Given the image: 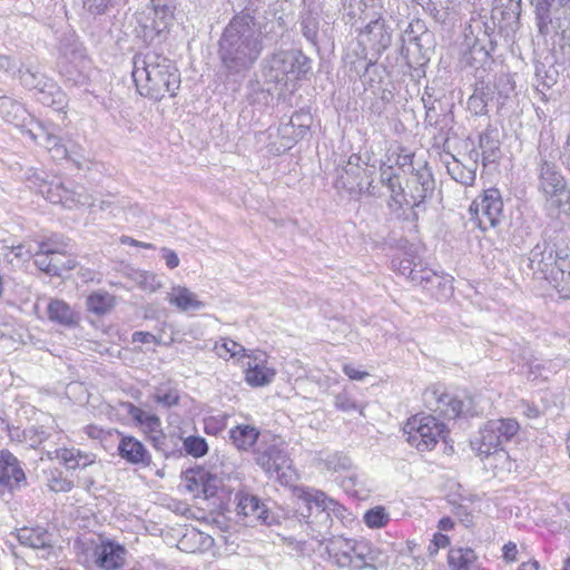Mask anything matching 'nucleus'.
<instances>
[{
  "mask_svg": "<svg viewBox=\"0 0 570 570\" xmlns=\"http://www.w3.org/2000/svg\"><path fill=\"white\" fill-rule=\"evenodd\" d=\"M265 0H245L243 10L234 17H239L253 27H262L257 21V17L265 8Z\"/></svg>",
  "mask_w": 570,
  "mask_h": 570,
  "instance_id": "obj_48",
  "label": "nucleus"
},
{
  "mask_svg": "<svg viewBox=\"0 0 570 570\" xmlns=\"http://www.w3.org/2000/svg\"><path fill=\"white\" fill-rule=\"evenodd\" d=\"M204 480H207V470L204 468L189 469L183 473L184 487L195 498H200Z\"/></svg>",
  "mask_w": 570,
  "mask_h": 570,
  "instance_id": "obj_42",
  "label": "nucleus"
},
{
  "mask_svg": "<svg viewBox=\"0 0 570 570\" xmlns=\"http://www.w3.org/2000/svg\"><path fill=\"white\" fill-rule=\"evenodd\" d=\"M49 253H43L38 247V250L32 254L35 265L42 272L51 276H59V268L53 265Z\"/></svg>",
  "mask_w": 570,
  "mask_h": 570,
  "instance_id": "obj_58",
  "label": "nucleus"
},
{
  "mask_svg": "<svg viewBox=\"0 0 570 570\" xmlns=\"http://www.w3.org/2000/svg\"><path fill=\"white\" fill-rule=\"evenodd\" d=\"M363 521L371 529H380L387 524L390 514L384 507L377 505L364 513Z\"/></svg>",
  "mask_w": 570,
  "mask_h": 570,
  "instance_id": "obj_52",
  "label": "nucleus"
},
{
  "mask_svg": "<svg viewBox=\"0 0 570 570\" xmlns=\"http://www.w3.org/2000/svg\"><path fill=\"white\" fill-rule=\"evenodd\" d=\"M380 179L383 186L390 191L387 207L395 218H404L402 204L404 203L405 190L401 185L399 176L394 173L393 166L382 165L380 168Z\"/></svg>",
  "mask_w": 570,
  "mask_h": 570,
  "instance_id": "obj_18",
  "label": "nucleus"
},
{
  "mask_svg": "<svg viewBox=\"0 0 570 570\" xmlns=\"http://www.w3.org/2000/svg\"><path fill=\"white\" fill-rule=\"evenodd\" d=\"M35 91L37 100L42 105L52 107L56 110L65 108L66 96L52 79L47 78Z\"/></svg>",
  "mask_w": 570,
  "mask_h": 570,
  "instance_id": "obj_31",
  "label": "nucleus"
},
{
  "mask_svg": "<svg viewBox=\"0 0 570 570\" xmlns=\"http://www.w3.org/2000/svg\"><path fill=\"white\" fill-rule=\"evenodd\" d=\"M131 73L137 91L155 101L166 95L175 97L181 82L176 63L156 50L136 53Z\"/></svg>",
  "mask_w": 570,
  "mask_h": 570,
  "instance_id": "obj_3",
  "label": "nucleus"
},
{
  "mask_svg": "<svg viewBox=\"0 0 570 570\" xmlns=\"http://www.w3.org/2000/svg\"><path fill=\"white\" fill-rule=\"evenodd\" d=\"M47 78V76L31 66H22L19 69L20 83L28 90H36Z\"/></svg>",
  "mask_w": 570,
  "mask_h": 570,
  "instance_id": "obj_45",
  "label": "nucleus"
},
{
  "mask_svg": "<svg viewBox=\"0 0 570 570\" xmlns=\"http://www.w3.org/2000/svg\"><path fill=\"white\" fill-rule=\"evenodd\" d=\"M553 2L554 0H530L534 9L538 32L543 37L552 32L553 21L551 18V7Z\"/></svg>",
  "mask_w": 570,
  "mask_h": 570,
  "instance_id": "obj_35",
  "label": "nucleus"
},
{
  "mask_svg": "<svg viewBox=\"0 0 570 570\" xmlns=\"http://www.w3.org/2000/svg\"><path fill=\"white\" fill-rule=\"evenodd\" d=\"M94 556L98 567L115 570L125 563L126 549L111 541H102L95 548Z\"/></svg>",
  "mask_w": 570,
  "mask_h": 570,
  "instance_id": "obj_23",
  "label": "nucleus"
},
{
  "mask_svg": "<svg viewBox=\"0 0 570 570\" xmlns=\"http://www.w3.org/2000/svg\"><path fill=\"white\" fill-rule=\"evenodd\" d=\"M56 458L68 470H86L87 468L94 469L97 466L95 454L82 452L76 448L56 449Z\"/></svg>",
  "mask_w": 570,
  "mask_h": 570,
  "instance_id": "obj_26",
  "label": "nucleus"
},
{
  "mask_svg": "<svg viewBox=\"0 0 570 570\" xmlns=\"http://www.w3.org/2000/svg\"><path fill=\"white\" fill-rule=\"evenodd\" d=\"M24 134L28 135L36 144L47 148L52 158L66 159L70 157V150L61 142V139L50 132L41 124H37L36 128L26 129Z\"/></svg>",
  "mask_w": 570,
  "mask_h": 570,
  "instance_id": "obj_21",
  "label": "nucleus"
},
{
  "mask_svg": "<svg viewBox=\"0 0 570 570\" xmlns=\"http://www.w3.org/2000/svg\"><path fill=\"white\" fill-rule=\"evenodd\" d=\"M20 461L9 450H0V493L12 492L26 484Z\"/></svg>",
  "mask_w": 570,
  "mask_h": 570,
  "instance_id": "obj_15",
  "label": "nucleus"
},
{
  "mask_svg": "<svg viewBox=\"0 0 570 570\" xmlns=\"http://www.w3.org/2000/svg\"><path fill=\"white\" fill-rule=\"evenodd\" d=\"M38 247L43 253L65 255L71 249L70 242L63 235L52 234L39 242Z\"/></svg>",
  "mask_w": 570,
  "mask_h": 570,
  "instance_id": "obj_41",
  "label": "nucleus"
},
{
  "mask_svg": "<svg viewBox=\"0 0 570 570\" xmlns=\"http://www.w3.org/2000/svg\"><path fill=\"white\" fill-rule=\"evenodd\" d=\"M325 466L327 470L337 472V471H346L352 466L351 459L344 453H332L326 456L324 460Z\"/></svg>",
  "mask_w": 570,
  "mask_h": 570,
  "instance_id": "obj_59",
  "label": "nucleus"
},
{
  "mask_svg": "<svg viewBox=\"0 0 570 570\" xmlns=\"http://www.w3.org/2000/svg\"><path fill=\"white\" fill-rule=\"evenodd\" d=\"M500 137L495 127L488 126L479 136V148L482 150L483 165L497 161L500 157Z\"/></svg>",
  "mask_w": 570,
  "mask_h": 570,
  "instance_id": "obj_29",
  "label": "nucleus"
},
{
  "mask_svg": "<svg viewBox=\"0 0 570 570\" xmlns=\"http://www.w3.org/2000/svg\"><path fill=\"white\" fill-rule=\"evenodd\" d=\"M478 159L479 153L475 149L471 150L463 160L453 157L446 165L448 174L461 185L472 186L476 178Z\"/></svg>",
  "mask_w": 570,
  "mask_h": 570,
  "instance_id": "obj_20",
  "label": "nucleus"
},
{
  "mask_svg": "<svg viewBox=\"0 0 570 570\" xmlns=\"http://www.w3.org/2000/svg\"><path fill=\"white\" fill-rule=\"evenodd\" d=\"M262 27L233 17L218 40V57L227 76L244 78L259 60L264 49Z\"/></svg>",
  "mask_w": 570,
  "mask_h": 570,
  "instance_id": "obj_2",
  "label": "nucleus"
},
{
  "mask_svg": "<svg viewBox=\"0 0 570 570\" xmlns=\"http://www.w3.org/2000/svg\"><path fill=\"white\" fill-rule=\"evenodd\" d=\"M494 95L493 87L484 81L476 82L473 94L468 99V109L475 116L488 114V105Z\"/></svg>",
  "mask_w": 570,
  "mask_h": 570,
  "instance_id": "obj_33",
  "label": "nucleus"
},
{
  "mask_svg": "<svg viewBox=\"0 0 570 570\" xmlns=\"http://www.w3.org/2000/svg\"><path fill=\"white\" fill-rule=\"evenodd\" d=\"M247 367L245 370V381L248 385L257 387L265 386L273 382L276 371L267 365L266 355L258 354L248 357Z\"/></svg>",
  "mask_w": 570,
  "mask_h": 570,
  "instance_id": "obj_22",
  "label": "nucleus"
},
{
  "mask_svg": "<svg viewBox=\"0 0 570 570\" xmlns=\"http://www.w3.org/2000/svg\"><path fill=\"white\" fill-rule=\"evenodd\" d=\"M475 560L476 554L471 548H453L448 554L451 570H470Z\"/></svg>",
  "mask_w": 570,
  "mask_h": 570,
  "instance_id": "obj_39",
  "label": "nucleus"
},
{
  "mask_svg": "<svg viewBox=\"0 0 570 570\" xmlns=\"http://www.w3.org/2000/svg\"><path fill=\"white\" fill-rule=\"evenodd\" d=\"M334 406L341 412L360 411L362 414V410H360L356 401L346 391H342L334 396Z\"/></svg>",
  "mask_w": 570,
  "mask_h": 570,
  "instance_id": "obj_60",
  "label": "nucleus"
},
{
  "mask_svg": "<svg viewBox=\"0 0 570 570\" xmlns=\"http://www.w3.org/2000/svg\"><path fill=\"white\" fill-rule=\"evenodd\" d=\"M403 431L409 444L420 452L433 450L440 440L445 441L448 434V429L443 422L425 413H419L410 417Z\"/></svg>",
  "mask_w": 570,
  "mask_h": 570,
  "instance_id": "obj_8",
  "label": "nucleus"
},
{
  "mask_svg": "<svg viewBox=\"0 0 570 570\" xmlns=\"http://www.w3.org/2000/svg\"><path fill=\"white\" fill-rule=\"evenodd\" d=\"M137 424L144 426L149 433L153 434L151 439L154 446L167 455L166 436L161 434L160 419L156 414L145 412L141 421H138Z\"/></svg>",
  "mask_w": 570,
  "mask_h": 570,
  "instance_id": "obj_37",
  "label": "nucleus"
},
{
  "mask_svg": "<svg viewBox=\"0 0 570 570\" xmlns=\"http://www.w3.org/2000/svg\"><path fill=\"white\" fill-rule=\"evenodd\" d=\"M520 426L514 419L491 420L484 424L471 444L484 460V465L491 469L510 470L511 461L502 445L509 442Z\"/></svg>",
  "mask_w": 570,
  "mask_h": 570,
  "instance_id": "obj_5",
  "label": "nucleus"
},
{
  "mask_svg": "<svg viewBox=\"0 0 570 570\" xmlns=\"http://www.w3.org/2000/svg\"><path fill=\"white\" fill-rule=\"evenodd\" d=\"M47 485L53 492H69L73 488V482L67 479L60 470L55 469L47 473Z\"/></svg>",
  "mask_w": 570,
  "mask_h": 570,
  "instance_id": "obj_53",
  "label": "nucleus"
},
{
  "mask_svg": "<svg viewBox=\"0 0 570 570\" xmlns=\"http://www.w3.org/2000/svg\"><path fill=\"white\" fill-rule=\"evenodd\" d=\"M261 431L249 424H238L229 430L232 443L240 451H249L258 442Z\"/></svg>",
  "mask_w": 570,
  "mask_h": 570,
  "instance_id": "obj_32",
  "label": "nucleus"
},
{
  "mask_svg": "<svg viewBox=\"0 0 570 570\" xmlns=\"http://www.w3.org/2000/svg\"><path fill=\"white\" fill-rule=\"evenodd\" d=\"M114 306V297L106 292H95L87 298L88 311L96 315L108 313Z\"/></svg>",
  "mask_w": 570,
  "mask_h": 570,
  "instance_id": "obj_43",
  "label": "nucleus"
},
{
  "mask_svg": "<svg viewBox=\"0 0 570 570\" xmlns=\"http://www.w3.org/2000/svg\"><path fill=\"white\" fill-rule=\"evenodd\" d=\"M183 445L186 453L194 458H202L208 453V444L203 436H187L183 440Z\"/></svg>",
  "mask_w": 570,
  "mask_h": 570,
  "instance_id": "obj_56",
  "label": "nucleus"
},
{
  "mask_svg": "<svg viewBox=\"0 0 570 570\" xmlns=\"http://www.w3.org/2000/svg\"><path fill=\"white\" fill-rule=\"evenodd\" d=\"M535 77L538 78L539 83L537 85V91L541 94V99H546V95L543 90L550 89L556 82V71L554 70H546L544 66L535 67Z\"/></svg>",
  "mask_w": 570,
  "mask_h": 570,
  "instance_id": "obj_57",
  "label": "nucleus"
},
{
  "mask_svg": "<svg viewBox=\"0 0 570 570\" xmlns=\"http://www.w3.org/2000/svg\"><path fill=\"white\" fill-rule=\"evenodd\" d=\"M254 460L269 478L275 476L281 484L288 485L294 481L292 460L285 449L275 442L261 440L254 450Z\"/></svg>",
  "mask_w": 570,
  "mask_h": 570,
  "instance_id": "obj_10",
  "label": "nucleus"
},
{
  "mask_svg": "<svg viewBox=\"0 0 570 570\" xmlns=\"http://www.w3.org/2000/svg\"><path fill=\"white\" fill-rule=\"evenodd\" d=\"M90 60L81 51H72L59 62L60 75L72 86L85 85L89 78Z\"/></svg>",
  "mask_w": 570,
  "mask_h": 570,
  "instance_id": "obj_17",
  "label": "nucleus"
},
{
  "mask_svg": "<svg viewBox=\"0 0 570 570\" xmlns=\"http://www.w3.org/2000/svg\"><path fill=\"white\" fill-rule=\"evenodd\" d=\"M9 252L6 254L8 261L13 264L14 261L18 263L27 262L32 257V250L24 244L12 245L7 247Z\"/></svg>",
  "mask_w": 570,
  "mask_h": 570,
  "instance_id": "obj_61",
  "label": "nucleus"
},
{
  "mask_svg": "<svg viewBox=\"0 0 570 570\" xmlns=\"http://www.w3.org/2000/svg\"><path fill=\"white\" fill-rule=\"evenodd\" d=\"M120 440L117 446L119 456L127 463L139 465L142 468L149 466L151 463V454L145 444L131 435L119 433Z\"/></svg>",
  "mask_w": 570,
  "mask_h": 570,
  "instance_id": "obj_19",
  "label": "nucleus"
},
{
  "mask_svg": "<svg viewBox=\"0 0 570 570\" xmlns=\"http://www.w3.org/2000/svg\"><path fill=\"white\" fill-rule=\"evenodd\" d=\"M380 557L381 551L374 548L368 541L356 540L352 557V564L348 568L353 570H377Z\"/></svg>",
  "mask_w": 570,
  "mask_h": 570,
  "instance_id": "obj_24",
  "label": "nucleus"
},
{
  "mask_svg": "<svg viewBox=\"0 0 570 570\" xmlns=\"http://www.w3.org/2000/svg\"><path fill=\"white\" fill-rule=\"evenodd\" d=\"M357 43L362 47L363 58L358 60L356 68H361L365 72L391 46L392 29L384 19H373L360 30Z\"/></svg>",
  "mask_w": 570,
  "mask_h": 570,
  "instance_id": "obj_9",
  "label": "nucleus"
},
{
  "mask_svg": "<svg viewBox=\"0 0 570 570\" xmlns=\"http://www.w3.org/2000/svg\"><path fill=\"white\" fill-rule=\"evenodd\" d=\"M482 23L484 27L483 36L485 39H481L476 37L474 43L471 46L469 53H468V61L471 66L480 65L484 66L485 63L490 62V50L493 49L492 47V40L490 37V30L491 28L488 27L485 22H476V27L479 28V24Z\"/></svg>",
  "mask_w": 570,
  "mask_h": 570,
  "instance_id": "obj_30",
  "label": "nucleus"
},
{
  "mask_svg": "<svg viewBox=\"0 0 570 570\" xmlns=\"http://www.w3.org/2000/svg\"><path fill=\"white\" fill-rule=\"evenodd\" d=\"M47 315L51 322L65 327H75L79 322L78 314L70 305L58 298L50 299L47 306Z\"/></svg>",
  "mask_w": 570,
  "mask_h": 570,
  "instance_id": "obj_28",
  "label": "nucleus"
},
{
  "mask_svg": "<svg viewBox=\"0 0 570 570\" xmlns=\"http://www.w3.org/2000/svg\"><path fill=\"white\" fill-rule=\"evenodd\" d=\"M51 429L43 425H30L27 428L26 441L31 449H38L45 441L51 438Z\"/></svg>",
  "mask_w": 570,
  "mask_h": 570,
  "instance_id": "obj_50",
  "label": "nucleus"
},
{
  "mask_svg": "<svg viewBox=\"0 0 570 570\" xmlns=\"http://www.w3.org/2000/svg\"><path fill=\"white\" fill-rule=\"evenodd\" d=\"M215 350L219 357H227V356L228 357H235V356L250 357V355H248L246 353V350L243 345H240L239 343H237L233 340H229V338H223L222 343H217L215 345Z\"/></svg>",
  "mask_w": 570,
  "mask_h": 570,
  "instance_id": "obj_55",
  "label": "nucleus"
},
{
  "mask_svg": "<svg viewBox=\"0 0 570 570\" xmlns=\"http://www.w3.org/2000/svg\"><path fill=\"white\" fill-rule=\"evenodd\" d=\"M523 360L524 364L522 365V367L528 368L527 375L529 380H537L539 377L547 380L548 374L557 372L558 364H556L553 361L540 362L538 358H534L533 356H523Z\"/></svg>",
  "mask_w": 570,
  "mask_h": 570,
  "instance_id": "obj_40",
  "label": "nucleus"
},
{
  "mask_svg": "<svg viewBox=\"0 0 570 570\" xmlns=\"http://www.w3.org/2000/svg\"><path fill=\"white\" fill-rule=\"evenodd\" d=\"M439 409L449 417L455 419L459 416L473 415L470 399L460 400L449 394H442L439 400Z\"/></svg>",
  "mask_w": 570,
  "mask_h": 570,
  "instance_id": "obj_34",
  "label": "nucleus"
},
{
  "mask_svg": "<svg viewBox=\"0 0 570 570\" xmlns=\"http://www.w3.org/2000/svg\"><path fill=\"white\" fill-rule=\"evenodd\" d=\"M297 499L302 503L298 511L305 519L307 535L318 543L327 542L326 552L333 562L340 568H348L356 540L332 535L330 531L333 517L343 520L346 509L323 491L313 488L299 489Z\"/></svg>",
  "mask_w": 570,
  "mask_h": 570,
  "instance_id": "obj_1",
  "label": "nucleus"
},
{
  "mask_svg": "<svg viewBox=\"0 0 570 570\" xmlns=\"http://www.w3.org/2000/svg\"><path fill=\"white\" fill-rule=\"evenodd\" d=\"M528 259L534 275L570 294V248L563 240L543 238L530 250Z\"/></svg>",
  "mask_w": 570,
  "mask_h": 570,
  "instance_id": "obj_4",
  "label": "nucleus"
},
{
  "mask_svg": "<svg viewBox=\"0 0 570 570\" xmlns=\"http://www.w3.org/2000/svg\"><path fill=\"white\" fill-rule=\"evenodd\" d=\"M167 301L170 305L175 306L179 312L188 313L200 311L205 307V303L200 301L194 292L188 287L176 285L173 286L171 292L168 294Z\"/></svg>",
  "mask_w": 570,
  "mask_h": 570,
  "instance_id": "obj_27",
  "label": "nucleus"
},
{
  "mask_svg": "<svg viewBox=\"0 0 570 570\" xmlns=\"http://www.w3.org/2000/svg\"><path fill=\"white\" fill-rule=\"evenodd\" d=\"M137 285L148 292H156L158 288H160L161 283L158 279V277L149 272H140L137 274L136 278Z\"/></svg>",
  "mask_w": 570,
  "mask_h": 570,
  "instance_id": "obj_64",
  "label": "nucleus"
},
{
  "mask_svg": "<svg viewBox=\"0 0 570 570\" xmlns=\"http://www.w3.org/2000/svg\"><path fill=\"white\" fill-rule=\"evenodd\" d=\"M538 180L547 213L553 217L570 214V188L558 165L542 158L538 165Z\"/></svg>",
  "mask_w": 570,
  "mask_h": 570,
  "instance_id": "obj_7",
  "label": "nucleus"
},
{
  "mask_svg": "<svg viewBox=\"0 0 570 570\" xmlns=\"http://www.w3.org/2000/svg\"><path fill=\"white\" fill-rule=\"evenodd\" d=\"M394 269L399 272L400 275L406 277L407 279H412V275L415 273L419 267L420 262H415L414 258L404 257L401 259H393L392 262Z\"/></svg>",
  "mask_w": 570,
  "mask_h": 570,
  "instance_id": "obj_62",
  "label": "nucleus"
},
{
  "mask_svg": "<svg viewBox=\"0 0 570 570\" xmlns=\"http://www.w3.org/2000/svg\"><path fill=\"white\" fill-rule=\"evenodd\" d=\"M59 195H61L62 200L60 204L63 207L70 208L75 205L95 206V203L91 202V195H87L81 186L70 188L62 183Z\"/></svg>",
  "mask_w": 570,
  "mask_h": 570,
  "instance_id": "obj_38",
  "label": "nucleus"
},
{
  "mask_svg": "<svg viewBox=\"0 0 570 570\" xmlns=\"http://www.w3.org/2000/svg\"><path fill=\"white\" fill-rule=\"evenodd\" d=\"M312 70V60L297 49H278L267 55L262 63V76L266 83L285 88L291 82L306 78Z\"/></svg>",
  "mask_w": 570,
  "mask_h": 570,
  "instance_id": "obj_6",
  "label": "nucleus"
},
{
  "mask_svg": "<svg viewBox=\"0 0 570 570\" xmlns=\"http://www.w3.org/2000/svg\"><path fill=\"white\" fill-rule=\"evenodd\" d=\"M470 220L481 230L495 227L503 214V200L497 188L487 189L470 206Z\"/></svg>",
  "mask_w": 570,
  "mask_h": 570,
  "instance_id": "obj_12",
  "label": "nucleus"
},
{
  "mask_svg": "<svg viewBox=\"0 0 570 570\" xmlns=\"http://www.w3.org/2000/svg\"><path fill=\"white\" fill-rule=\"evenodd\" d=\"M175 8L174 0H150L148 12L140 22V37L145 42H154L168 29Z\"/></svg>",
  "mask_w": 570,
  "mask_h": 570,
  "instance_id": "obj_13",
  "label": "nucleus"
},
{
  "mask_svg": "<svg viewBox=\"0 0 570 570\" xmlns=\"http://www.w3.org/2000/svg\"><path fill=\"white\" fill-rule=\"evenodd\" d=\"M302 33L304 38L309 41L313 46H317V37H318V28L320 21L318 18L308 12L302 17L301 21Z\"/></svg>",
  "mask_w": 570,
  "mask_h": 570,
  "instance_id": "obj_54",
  "label": "nucleus"
},
{
  "mask_svg": "<svg viewBox=\"0 0 570 570\" xmlns=\"http://www.w3.org/2000/svg\"><path fill=\"white\" fill-rule=\"evenodd\" d=\"M415 273L412 275L411 282L414 285L423 286L424 288L429 289L432 285V279L436 272L433 269L426 268L422 266V263L419 264V267Z\"/></svg>",
  "mask_w": 570,
  "mask_h": 570,
  "instance_id": "obj_63",
  "label": "nucleus"
},
{
  "mask_svg": "<svg viewBox=\"0 0 570 570\" xmlns=\"http://www.w3.org/2000/svg\"><path fill=\"white\" fill-rule=\"evenodd\" d=\"M407 189L405 191L404 203L402 210H404V218H407V210L420 206L425 198L434 190V179L426 165L417 168L407 180Z\"/></svg>",
  "mask_w": 570,
  "mask_h": 570,
  "instance_id": "obj_14",
  "label": "nucleus"
},
{
  "mask_svg": "<svg viewBox=\"0 0 570 570\" xmlns=\"http://www.w3.org/2000/svg\"><path fill=\"white\" fill-rule=\"evenodd\" d=\"M0 116L7 122L22 128L23 131L29 121H32L30 114L21 102L7 96L0 97Z\"/></svg>",
  "mask_w": 570,
  "mask_h": 570,
  "instance_id": "obj_25",
  "label": "nucleus"
},
{
  "mask_svg": "<svg viewBox=\"0 0 570 570\" xmlns=\"http://www.w3.org/2000/svg\"><path fill=\"white\" fill-rule=\"evenodd\" d=\"M17 538L20 544L32 549H45L50 547V534L42 528L24 527L18 530Z\"/></svg>",
  "mask_w": 570,
  "mask_h": 570,
  "instance_id": "obj_36",
  "label": "nucleus"
},
{
  "mask_svg": "<svg viewBox=\"0 0 570 570\" xmlns=\"http://www.w3.org/2000/svg\"><path fill=\"white\" fill-rule=\"evenodd\" d=\"M35 185L38 187L39 193L52 204L61 203L62 198L60 194L62 181L53 179L47 181L43 178L36 176Z\"/></svg>",
  "mask_w": 570,
  "mask_h": 570,
  "instance_id": "obj_44",
  "label": "nucleus"
},
{
  "mask_svg": "<svg viewBox=\"0 0 570 570\" xmlns=\"http://www.w3.org/2000/svg\"><path fill=\"white\" fill-rule=\"evenodd\" d=\"M431 37L422 20L416 19L409 23L402 36L401 48V56L409 68L416 69L429 60L425 45L430 42Z\"/></svg>",
  "mask_w": 570,
  "mask_h": 570,
  "instance_id": "obj_11",
  "label": "nucleus"
},
{
  "mask_svg": "<svg viewBox=\"0 0 570 570\" xmlns=\"http://www.w3.org/2000/svg\"><path fill=\"white\" fill-rule=\"evenodd\" d=\"M343 7L351 19H366L367 10L375 7V0H344Z\"/></svg>",
  "mask_w": 570,
  "mask_h": 570,
  "instance_id": "obj_47",
  "label": "nucleus"
},
{
  "mask_svg": "<svg viewBox=\"0 0 570 570\" xmlns=\"http://www.w3.org/2000/svg\"><path fill=\"white\" fill-rule=\"evenodd\" d=\"M561 16L557 18L552 32L560 35L563 40L570 42V0H560Z\"/></svg>",
  "mask_w": 570,
  "mask_h": 570,
  "instance_id": "obj_46",
  "label": "nucleus"
},
{
  "mask_svg": "<svg viewBox=\"0 0 570 570\" xmlns=\"http://www.w3.org/2000/svg\"><path fill=\"white\" fill-rule=\"evenodd\" d=\"M179 397L178 390L167 385L158 386L153 394L154 401L167 409L177 405Z\"/></svg>",
  "mask_w": 570,
  "mask_h": 570,
  "instance_id": "obj_51",
  "label": "nucleus"
},
{
  "mask_svg": "<svg viewBox=\"0 0 570 570\" xmlns=\"http://www.w3.org/2000/svg\"><path fill=\"white\" fill-rule=\"evenodd\" d=\"M236 501V512L238 515L250 518L266 525L277 523V517L261 502L258 497L246 492H238Z\"/></svg>",
  "mask_w": 570,
  "mask_h": 570,
  "instance_id": "obj_16",
  "label": "nucleus"
},
{
  "mask_svg": "<svg viewBox=\"0 0 570 570\" xmlns=\"http://www.w3.org/2000/svg\"><path fill=\"white\" fill-rule=\"evenodd\" d=\"M453 277L448 274H438L435 273L432 285L429 287L438 299L448 298L452 295L453 292Z\"/></svg>",
  "mask_w": 570,
  "mask_h": 570,
  "instance_id": "obj_49",
  "label": "nucleus"
}]
</instances>
